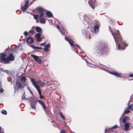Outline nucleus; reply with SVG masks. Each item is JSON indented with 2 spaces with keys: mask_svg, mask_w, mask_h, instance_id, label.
I'll list each match as a JSON object with an SVG mask.
<instances>
[{
  "mask_svg": "<svg viewBox=\"0 0 133 133\" xmlns=\"http://www.w3.org/2000/svg\"><path fill=\"white\" fill-rule=\"evenodd\" d=\"M83 19L84 20L87 22V23L88 24H89L91 21V19L88 18L87 15L86 14L84 16Z\"/></svg>",
  "mask_w": 133,
  "mask_h": 133,
  "instance_id": "13",
  "label": "nucleus"
},
{
  "mask_svg": "<svg viewBox=\"0 0 133 133\" xmlns=\"http://www.w3.org/2000/svg\"><path fill=\"white\" fill-rule=\"evenodd\" d=\"M99 24H96L94 27V33L96 34H97L98 33L99 29Z\"/></svg>",
  "mask_w": 133,
  "mask_h": 133,
  "instance_id": "14",
  "label": "nucleus"
},
{
  "mask_svg": "<svg viewBox=\"0 0 133 133\" xmlns=\"http://www.w3.org/2000/svg\"><path fill=\"white\" fill-rule=\"evenodd\" d=\"M15 60V57L12 53L9 54L8 56L6 57V64L9 63L10 61H13Z\"/></svg>",
  "mask_w": 133,
  "mask_h": 133,
  "instance_id": "4",
  "label": "nucleus"
},
{
  "mask_svg": "<svg viewBox=\"0 0 133 133\" xmlns=\"http://www.w3.org/2000/svg\"><path fill=\"white\" fill-rule=\"evenodd\" d=\"M65 39L69 42V44L72 47L75 46V45L74 44V41L72 39L67 38L66 36L65 37Z\"/></svg>",
  "mask_w": 133,
  "mask_h": 133,
  "instance_id": "10",
  "label": "nucleus"
},
{
  "mask_svg": "<svg viewBox=\"0 0 133 133\" xmlns=\"http://www.w3.org/2000/svg\"><path fill=\"white\" fill-rule=\"evenodd\" d=\"M33 16L34 17V18L35 19H37L39 17V15H34Z\"/></svg>",
  "mask_w": 133,
  "mask_h": 133,
  "instance_id": "34",
  "label": "nucleus"
},
{
  "mask_svg": "<svg viewBox=\"0 0 133 133\" xmlns=\"http://www.w3.org/2000/svg\"><path fill=\"white\" fill-rule=\"evenodd\" d=\"M3 92V90L2 88L0 89V93H2Z\"/></svg>",
  "mask_w": 133,
  "mask_h": 133,
  "instance_id": "42",
  "label": "nucleus"
},
{
  "mask_svg": "<svg viewBox=\"0 0 133 133\" xmlns=\"http://www.w3.org/2000/svg\"><path fill=\"white\" fill-rule=\"evenodd\" d=\"M14 86L15 90H17L18 89L21 88L22 85L20 82L17 81L16 83L14 84Z\"/></svg>",
  "mask_w": 133,
  "mask_h": 133,
  "instance_id": "5",
  "label": "nucleus"
},
{
  "mask_svg": "<svg viewBox=\"0 0 133 133\" xmlns=\"http://www.w3.org/2000/svg\"><path fill=\"white\" fill-rule=\"evenodd\" d=\"M2 70L3 72H6L7 74H8L9 73V71L6 70Z\"/></svg>",
  "mask_w": 133,
  "mask_h": 133,
  "instance_id": "36",
  "label": "nucleus"
},
{
  "mask_svg": "<svg viewBox=\"0 0 133 133\" xmlns=\"http://www.w3.org/2000/svg\"><path fill=\"white\" fill-rule=\"evenodd\" d=\"M110 73L118 77H121V75L116 72H110Z\"/></svg>",
  "mask_w": 133,
  "mask_h": 133,
  "instance_id": "16",
  "label": "nucleus"
},
{
  "mask_svg": "<svg viewBox=\"0 0 133 133\" xmlns=\"http://www.w3.org/2000/svg\"><path fill=\"white\" fill-rule=\"evenodd\" d=\"M31 81L34 87L37 90L39 95L40 98L42 99L43 98V96L41 94L40 87H42L44 85V83L41 80L36 81L34 78H31Z\"/></svg>",
  "mask_w": 133,
  "mask_h": 133,
  "instance_id": "2",
  "label": "nucleus"
},
{
  "mask_svg": "<svg viewBox=\"0 0 133 133\" xmlns=\"http://www.w3.org/2000/svg\"><path fill=\"white\" fill-rule=\"evenodd\" d=\"M31 56L34 59V60L38 64H41L42 60L40 58L39 56L32 54L31 55Z\"/></svg>",
  "mask_w": 133,
  "mask_h": 133,
  "instance_id": "7",
  "label": "nucleus"
},
{
  "mask_svg": "<svg viewBox=\"0 0 133 133\" xmlns=\"http://www.w3.org/2000/svg\"><path fill=\"white\" fill-rule=\"evenodd\" d=\"M27 13H29V11H27Z\"/></svg>",
  "mask_w": 133,
  "mask_h": 133,
  "instance_id": "54",
  "label": "nucleus"
},
{
  "mask_svg": "<svg viewBox=\"0 0 133 133\" xmlns=\"http://www.w3.org/2000/svg\"><path fill=\"white\" fill-rule=\"evenodd\" d=\"M90 1H91V2H95V0H90Z\"/></svg>",
  "mask_w": 133,
  "mask_h": 133,
  "instance_id": "48",
  "label": "nucleus"
},
{
  "mask_svg": "<svg viewBox=\"0 0 133 133\" xmlns=\"http://www.w3.org/2000/svg\"><path fill=\"white\" fill-rule=\"evenodd\" d=\"M129 118L128 117H127L123 118L122 122L124 123L126 122H129Z\"/></svg>",
  "mask_w": 133,
  "mask_h": 133,
  "instance_id": "29",
  "label": "nucleus"
},
{
  "mask_svg": "<svg viewBox=\"0 0 133 133\" xmlns=\"http://www.w3.org/2000/svg\"><path fill=\"white\" fill-rule=\"evenodd\" d=\"M129 77H133V74H130L129 75Z\"/></svg>",
  "mask_w": 133,
  "mask_h": 133,
  "instance_id": "44",
  "label": "nucleus"
},
{
  "mask_svg": "<svg viewBox=\"0 0 133 133\" xmlns=\"http://www.w3.org/2000/svg\"><path fill=\"white\" fill-rule=\"evenodd\" d=\"M36 31L38 32H40L41 33L42 32V29L39 27L36 26L35 27Z\"/></svg>",
  "mask_w": 133,
  "mask_h": 133,
  "instance_id": "27",
  "label": "nucleus"
},
{
  "mask_svg": "<svg viewBox=\"0 0 133 133\" xmlns=\"http://www.w3.org/2000/svg\"><path fill=\"white\" fill-rule=\"evenodd\" d=\"M60 133H65V132L64 130H62L60 132Z\"/></svg>",
  "mask_w": 133,
  "mask_h": 133,
  "instance_id": "46",
  "label": "nucleus"
},
{
  "mask_svg": "<svg viewBox=\"0 0 133 133\" xmlns=\"http://www.w3.org/2000/svg\"><path fill=\"white\" fill-rule=\"evenodd\" d=\"M44 38V37L43 36H42L41 37V41H42V39Z\"/></svg>",
  "mask_w": 133,
  "mask_h": 133,
  "instance_id": "47",
  "label": "nucleus"
},
{
  "mask_svg": "<svg viewBox=\"0 0 133 133\" xmlns=\"http://www.w3.org/2000/svg\"><path fill=\"white\" fill-rule=\"evenodd\" d=\"M52 123H53V121H52Z\"/></svg>",
  "mask_w": 133,
  "mask_h": 133,
  "instance_id": "55",
  "label": "nucleus"
},
{
  "mask_svg": "<svg viewBox=\"0 0 133 133\" xmlns=\"http://www.w3.org/2000/svg\"><path fill=\"white\" fill-rule=\"evenodd\" d=\"M36 100H37V101H38L39 103L42 106L44 110L45 111L46 113L48 115V113L47 111V108L46 107L44 104L43 102L42 101L39 99Z\"/></svg>",
  "mask_w": 133,
  "mask_h": 133,
  "instance_id": "8",
  "label": "nucleus"
},
{
  "mask_svg": "<svg viewBox=\"0 0 133 133\" xmlns=\"http://www.w3.org/2000/svg\"><path fill=\"white\" fill-rule=\"evenodd\" d=\"M118 127V126L117 125H115L114 126L111 127L110 128H109V129H111L113 128H117V127Z\"/></svg>",
  "mask_w": 133,
  "mask_h": 133,
  "instance_id": "39",
  "label": "nucleus"
},
{
  "mask_svg": "<svg viewBox=\"0 0 133 133\" xmlns=\"http://www.w3.org/2000/svg\"><path fill=\"white\" fill-rule=\"evenodd\" d=\"M85 60L86 62L87 65V66H89L91 68H95L96 67V65H95L93 64H92L88 63L86 59H85Z\"/></svg>",
  "mask_w": 133,
  "mask_h": 133,
  "instance_id": "24",
  "label": "nucleus"
},
{
  "mask_svg": "<svg viewBox=\"0 0 133 133\" xmlns=\"http://www.w3.org/2000/svg\"><path fill=\"white\" fill-rule=\"evenodd\" d=\"M6 54L4 53L0 54V61L4 62V63H6Z\"/></svg>",
  "mask_w": 133,
  "mask_h": 133,
  "instance_id": "9",
  "label": "nucleus"
},
{
  "mask_svg": "<svg viewBox=\"0 0 133 133\" xmlns=\"http://www.w3.org/2000/svg\"><path fill=\"white\" fill-rule=\"evenodd\" d=\"M109 27L112 35L113 37L115 42L116 43V45H118V49L120 50L124 49L125 47L128 46V44L124 41H122L118 30H117L113 31L111 30L110 26Z\"/></svg>",
  "mask_w": 133,
  "mask_h": 133,
  "instance_id": "1",
  "label": "nucleus"
},
{
  "mask_svg": "<svg viewBox=\"0 0 133 133\" xmlns=\"http://www.w3.org/2000/svg\"><path fill=\"white\" fill-rule=\"evenodd\" d=\"M109 51L108 49L104 46H99L96 48L94 51V54L98 56L102 55L104 54H107L108 53Z\"/></svg>",
  "mask_w": 133,
  "mask_h": 133,
  "instance_id": "3",
  "label": "nucleus"
},
{
  "mask_svg": "<svg viewBox=\"0 0 133 133\" xmlns=\"http://www.w3.org/2000/svg\"><path fill=\"white\" fill-rule=\"evenodd\" d=\"M22 100H23L24 98L25 99H27L25 98V96L24 95H22Z\"/></svg>",
  "mask_w": 133,
  "mask_h": 133,
  "instance_id": "43",
  "label": "nucleus"
},
{
  "mask_svg": "<svg viewBox=\"0 0 133 133\" xmlns=\"http://www.w3.org/2000/svg\"><path fill=\"white\" fill-rule=\"evenodd\" d=\"M20 80L22 83H23L24 84L26 80L25 77L24 76L21 77L20 78Z\"/></svg>",
  "mask_w": 133,
  "mask_h": 133,
  "instance_id": "25",
  "label": "nucleus"
},
{
  "mask_svg": "<svg viewBox=\"0 0 133 133\" xmlns=\"http://www.w3.org/2000/svg\"><path fill=\"white\" fill-rule=\"evenodd\" d=\"M130 127H131V129L133 128V125H130Z\"/></svg>",
  "mask_w": 133,
  "mask_h": 133,
  "instance_id": "49",
  "label": "nucleus"
},
{
  "mask_svg": "<svg viewBox=\"0 0 133 133\" xmlns=\"http://www.w3.org/2000/svg\"><path fill=\"white\" fill-rule=\"evenodd\" d=\"M29 46L31 47L32 49L35 50L41 49L42 48L41 47L36 46L31 44H29Z\"/></svg>",
  "mask_w": 133,
  "mask_h": 133,
  "instance_id": "19",
  "label": "nucleus"
},
{
  "mask_svg": "<svg viewBox=\"0 0 133 133\" xmlns=\"http://www.w3.org/2000/svg\"><path fill=\"white\" fill-rule=\"evenodd\" d=\"M36 9V10L37 11L39 12H41L42 11H44V9L40 6L37 7Z\"/></svg>",
  "mask_w": 133,
  "mask_h": 133,
  "instance_id": "28",
  "label": "nucleus"
},
{
  "mask_svg": "<svg viewBox=\"0 0 133 133\" xmlns=\"http://www.w3.org/2000/svg\"><path fill=\"white\" fill-rule=\"evenodd\" d=\"M130 124L128 123H126L124 124V129L126 131H127L129 130Z\"/></svg>",
  "mask_w": 133,
  "mask_h": 133,
  "instance_id": "20",
  "label": "nucleus"
},
{
  "mask_svg": "<svg viewBox=\"0 0 133 133\" xmlns=\"http://www.w3.org/2000/svg\"><path fill=\"white\" fill-rule=\"evenodd\" d=\"M99 68L103 70L107 71V67L105 66L101 65L99 66Z\"/></svg>",
  "mask_w": 133,
  "mask_h": 133,
  "instance_id": "30",
  "label": "nucleus"
},
{
  "mask_svg": "<svg viewBox=\"0 0 133 133\" xmlns=\"http://www.w3.org/2000/svg\"><path fill=\"white\" fill-rule=\"evenodd\" d=\"M35 28V27L34 26L32 27V28Z\"/></svg>",
  "mask_w": 133,
  "mask_h": 133,
  "instance_id": "53",
  "label": "nucleus"
},
{
  "mask_svg": "<svg viewBox=\"0 0 133 133\" xmlns=\"http://www.w3.org/2000/svg\"><path fill=\"white\" fill-rule=\"evenodd\" d=\"M130 101H129V102L128 103V105H129V103H130Z\"/></svg>",
  "mask_w": 133,
  "mask_h": 133,
  "instance_id": "52",
  "label": "nucleus"
},
{
  "mask_svg": "<svg viewBox=\"0 0 133 133\" xmlns=\"http://www.w3.org/2000/svg\"><path fill=\"white\" fill-rule=\"evenodd\" d=\"M121 124H122V123H121Z\"/></svg>",
  "mask_w": 133,
  "mask_h": 133,
  "instance_id": "56",
  "label": "nucleus"
},
{
  "mask_svg": "<svg viewBox=\"0 0 133 133\" xmlns=\"http://www.w3.org/2000/svg\"><path fill=\"white\" fill-rule=\"evenodd\" d=\"M50 44L48 43L44 46V50L46 51H49V48H50Z\"/></svg>",
  "mask_w": 133,
  "mask_h": 133,
  "instance_id": "17",
  "label": "nucleus"
},
{
  "mask_svg": "<svg viewBox=\"0 0 133 133\" xmlns=\"http://www.w3.org/2000/svg\"><path fill=\"white\" fill-rule=\"evenodd\" d=\"M83 34V35H85L86 36V37H88V36H89V38L90 39L91 38L90 35V32L88 31H86V32L83 31L82 32Z\"/></svg>",
  "mask_w": 133,
  "mask_h": 133,
  "instance_id": "21",
  "label": "nucleus"
},
{
  "mask_svg": "<svg viewBox=\"0 0 133 133\" xmlns=\"http://www.w3.org/2000/svg\"><path fill=\"white\" fill-rule=\"evenodd\" d=\"M46 14L47 17L49 18L53 17V15L52 14L50 11H47Z\"/></svg>",
  "mask_w": 133,
  "mask_h": 133,
  "instance_id": "23",
  "label": "nucleus"
},
{
  "mask_svg": "<svg viewBox=\"0 0 133 133\" xmlns=\"http://www.w3.org/2000/svg\"><path fill=\"white\" fill-rule=\"evenodd\" d=\"M28 34V32H26V31H25L24 32V35L25 36H26Z\"/></svg>",
  "mask_w": 133,
  "mask_h": 133,
  "instance_id": "40",
  "label": "nucleus"
},
{
  "mask_svg": "<svg viewBox=\"0 0 133 133\" xmlns=\"http://www.w3.org/2000/svg\"><path fill=\"white\" fill-rule=\"evenodd\" d=\"M29 3V1H26L24 5L23 6H21V10L23 12H25L27 8L28 7V6Z\"/></svg>",
  "mask_w": 133,
  "mask_h": 133,
  "instance_id": "6",
  "label": "nucleus"
},
{
  "mask_svg": "<svg viewBox=\"0 0 133 133\" xmlns=\"http://www.w3.org/2000/svg\"><path fill=\"white\" fill-rule=\"evenodd\" d=\"M57 28L58 29L60 30V31L61 34L63 35H64L65 34V29L63 28L62 30H61V29H60V28L58 25H57Z\"/></svg>",
  "mask_w": 133,
  "mask_h": 133,
  "instance_id": "22",
  "label": "nucleus"
},
{
  "mask_svg": "<svg viewBox=\"0 0 133 133\" xmlns=\"http://www.w3.org/2000/svg\"><path fill=\"white\" fill-rule=\"evenodd\" d=\"M59 115L62 118V119H63L64 120H65V118L64 116L63 115L62 113L61 112L59 113Z\"/></svg>",
  "mask_w": 133,
  "mask_h": 133,
  "instance_id": "33",
  "label": "nucleus"
},
{
  "mask_svg": "<svg viewBox=\"0 0 133 133\" xmlns=\"http://www.w3.org/2000/svg\"><path fill=\"white\" fill-rule=\"evenodd\" d=\"M41 33H37L35 35L37 40L38 41H41Z\"/></svg>",
  "mask_w": 133,
  "mask_h": 133,
  "instance_id": "15",
  "label": "nucleus"
},
{
  "mask_svg": "<svg viewBox=\"0 0 133 133\" xmlns=\"http://www.w3.org/2000/svg\"><path fill=\"white\" fill-rule=\"evenodd\" d=\"M46 44V42H45L43 43H41L40 44V45L42 46H44Z\"/></svg>",
  "mask_w": 133,
  "mask_h": 133,
  "instance_id": "41",
  "label": "nucleus"
},
{
  "mask_svg": "<svg viewBox=\"0 0 133 133\" xmlns=\"http://www.w3.org/2000/svg\"><path fill=\"white\" fill-rule=\"evenodd\" d=\"M130 110L133 112V105L131 104L127 109V110H125L124 113L127 114L130 112Z\"/></svg>",
  "mask_w": 133,
  "mask_h": 133,
  "instance_id": "11",
  "label": "nucleus"
},
{
  "mask_svg": "<svg viewBox=\"0 0 133 133\" xmlns=\"http://www.w3.org/2000/svg\"><path fill=\"white\" fill-rule=\"evenodd\" d=\"M91 32H92V31H91Z\"/></svg>",
  "mask_w": 133,
  "mask_h": 133,
  "instance_id": "57",
  "label": "nucleus"
},
{
  "mask_svg": "<svg viewBox=\"0 0 133 133\" xmlns=\"http://www.w3.org/2000/svg\"><path fill=\"white\" fill-rule=\"evenodd\" d=\"M26 41L27 43H32L34 41L33 39L31 37H29L28 38L26 39Z\"/></svg>",
  "mask_w": 133,
  "mask_h": 133,
  "instance_id": "18",
  "label": "nucleus"
},
{
  "mask_svg": "<svg viewBox=\"0 0 133 133\" xmlns=\"http://www.w3.org/2000/svg\"><path fill=\"white\" fill-rule=\"evenodd\" d=\"M37 102V100L35 99H33L32 101H30V105L32 109H36V104Z\"/></svg>",
  "mask_w": 133,
  "mask_h": 133,
  "instance_id": "12",
  "label": "nucleus"
},
{
  "mask_svg": "<svg viewBox=\"0 0 133 133\" xmlns=\"http://www.w3.org/2000/svg\"><path fill=\"white\" fill-rule=\"evenodd\" d=\"M29 32L32 34H33L35 33V31L33 30H31L29 31Z\"/></svg>",
  "mask_w": 133,
  "mask_h": 133,
  "instance_id": "37",
  "label": "nucleus"
},
{
  "mask_svg": "<svg viewBox=\"0 0 133 133\" xmlns=\"http://www.w3.org/2000/svg\"><path fill=\"white\" fill-rule=\"evenodd\" d=\"M44 13L43 11H42L40 12V17L42 18L43 17Z\"/></svg>",
  "mask_w": 133,
  "mask_h": 133,
  "instance_id": "35",
  "label": "nucleus"
},
{
  "mask_svg": "<svg viewBox=\"0 0 133 133\" xmlns=\"http://www.w3.org/2000/svg\"><path fill=\"white\" fill-rule=\"evenodd\" d=\"M1 112V113L3 114L6 115L7 114V112L6 110H2Z\"/></svg>",
  "mask_w": 133,
  "mask_h": 133,
  "instance_id": "32",
  "label": "nucleus"
},
{
  "mask_svg": "<svg viewBox=\"0 0 133 133\" xmlns=\"http://www.w3.org/2000/svg\"><path fill=\"white\" fill-rule=\"evenodd\" d=\"M76 46L77 47H78V48H79V49H80V46L79 45H77V44H76Z\"/></svg>",
  "mask_w": 133,
  "mask_h": 133,
  "instance_id": "45",
  "label": "nucleus"
},
{
  "mask_svg": "<svg viewBox=\"0 0 133 133\" xmlns=\"http://www.w3.org/2000/svg\"><path fill=\"white\" fill-rule=\"evenodd\" d=\"M0 133H4L3 129H2L1 127H0Z\"/></svg>",
  "mask_w": 133,
  "mask_h": 133,
  "instance_id": "38",
  "label": "nucleus"
},
{
  "mask_svg": "<svg viewBox=\"0 0 133 133\" xmlns=\"http://www.w3.org/2000/svg\"><path fill=\"white\" fill-rule=\"evenodd\" d=\"M90 0H89L88 1V3L89 5V6L91 7L92 9H94V7L93 3H94V2H91Z\"/></svg>",
  "mask_w": 133,
  "mask_h": 133,
  "instance_id": "31",
  "label": "nucleus"
},
{
  "mask_svg": "<svg viewBox=\"0 0 133 133\" xmlns=\"http://www.w3.org/2000/svg\"><path fill=\"white\" fill-rule=\"evenodd\" d=\"M46 19H45L43 18H41L39 20V22L40 23L45 24L46 22Z\"/></svg>",
  "mask_w": 133,
  "mask_h": 133,
  "instance_id": "26",
  "label": "nucleus"
},
{
  "mask_svg": "<svg viewBox=\"0 0 133 133\" xmlns=\"http://www.w3.org/2000/svg\"><path fill=\"white\" fill-rule=\"evenodd\" d=\"M108 130L107 129H106L105 130V132H104V133H106V132Z\"/></svg>",
  "mask_w": 133,
  "mask_h": 133,
  "instance_id": "50",
  "label": "nucleus"
},
{
  "mask_svg": "<svg viewBox=\"0 0 133 133\" xmlns=\"http://www.w3.org/2000/svg\"><path fill=\"white\" fill-rule=\"evenodd\" d=\"M28 89H29V90L31 92V93L32 91H31V90L29 88Z\"/></svg>",
  "mask_w": 133,
  "mask_h": 133,
  "instance_id": "51",
  "label": "nucleus"
}]
</instances>
